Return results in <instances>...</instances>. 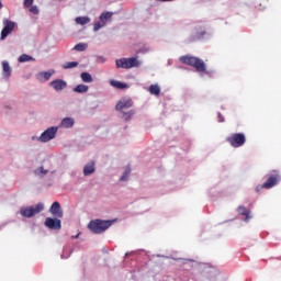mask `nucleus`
I'll return each instance as SVG.
<instances>
[{"label": "nucleus", "instance_id": "nucleus-22", "mask_svg": "<svg viewBox=\"0 0 281 281\" xmlns=\"http://www.w3.org/2000/svg\"><path fill=\"white\" fill-rule=\"evenodd\" d=\"M111 87H114V89H126L128 86L122 81L117 80H110Z\"/></svg>", "mask_w": 281, "mask_h": 281}, {"label": "nucleus", "instance_id": "nucleus-28", "mask_svg": "<svg viewBox=\"0 0 281 281\" xmlns=\"http://www.w3.org/2000/svg\"><path fill=\"white\" fill-rule=\"evenodd\" d=\"M63 69H74L78 67V61H68L61 65Z\"/></svg>", "mask_w": 281, "mask_h": 281}, {"label": "nucleus", "instance_id": "nucleus-13", "mask_svg": "<svg viewBox=\"0 0 281 281\" xmlns=\"http://www.w3.org/2000/svg\"><path fill=\"white\" fill-rule=\"evenodd\" d=\"M49 87L54 89L57 93L60 91H64V89H67V81L63 79H55L49 82Z\"/></svg>", "mask_w": 281, "mask_h": 281}, {"label": "nucleus", "instance_id": "nucleus-37", "mask_svg": "<svg viewBox=\"0 0 281 281\" xmlns=\"http://www.w3.org/2000/svg\"><path fill=\"white\" fill-rule=\"evenodd\" d=\"M74 238H78V235H76Z\"/></svg>", "mask_w": 281, "mask_h": 281}, {"label": "nucleus", "instance_id": "nucleus-27", "mask_svg": "<svg viewBox=\"0 0 281 281\" xmlns=\"http://www.w3.org/2000/svg\"><path fill=\"white\" fill-rule=\"evenodd\" d=\"M128 177H131V167H126L124 169V172L120 178V181H128Z\"/></svg>", "mask_w": 281, "mask_h": 281}, {"label": "nucleus", "instance_id": "nucleus-3", "mask_svg": "<svg viewBox=\"0 0 281 281\" xmlns=\"http://www.w3.org/2000/svg\"><path fill=\"white\" fill-rule=\"evenodd\" d=\"M117 69H133V67H142V60L137 57L120 58L115 60Z\"/></svg>", "mask_w": 281, "mask_h": 281}, {"label": "nucleus", "instance_id": "nucleus-17", "mask_svg": "<svg viewBox=\"0 0 281 281\" xmlns=\"http://www.w3.org/2000/svg\"><path fill=\"white\" fill-rule=\"evenodd\" d=\"M49 172V170L45 169L44 166L37 167L34 171L33 175L37 177L38 179H43V177H46V175Z\"/></svg>", "mask_w": 281, "mask_h": 281}, {"label": "nucleus", "instance_id": "nucleus-7", "mask_svg": "<svg viewBox=\"0 0 281 281\" xmlns=\"http://www.w3.org/2000/svg\"><path fill=\"white\" fill-rule=\"evenodd\" d=\"M226 142H228L233 148H240V146H244L246 142L245 134H233L226 138Z\"/></svg>", "mask_w": 281, "mask_h": 281}, {"label": "nucleus", "instance_id": "nucleus-19", "mask_svg": "<svg viewBox=\"0 0 281 281\" xmlns=\"http://www.w3.org/2000/svg\"><path fill=\"white\" fill-rule=\"evenodd\" d=\"M93 172H95V164L89 162V164L85 165V167H83V176L85 177H89V175H93Z\"/></svg>", "mask_w": 281, "mask_h": 281}, {"label": "nucleus", "instance_id": "nucleus-26", "mask_svg": "<svg viewBox=\"0 0 281 281\" xmlns=\"http://www.w3.org/2000/svg\"><path fill=\"white\" fill-rule=\"evenodd\" d=\"M88 47H89V44L79 43V44L75 45L74 49H75V52H87Z\"/></svg>", "mask_w": 281, "mask_h": 281}, {"label": "nucleus", "instance_id": "nucleus-12", "mask_svg": "<svg viewBox=\"0 0 281 281\" xmlns=\"http://www.w3.org/2000/svg\"><path fill=\"white\" fill-rule=\"evenodd\" d=\"M56 74V70L49 69L48 71H41L35 75V79L37 82H47L52 78V76Z\"/></svg>", "mask_w": 281, "mask_h": 281}, {"label": "nucleus", "instance_id": "nucleus-16", "mask_svg": "<svg viewBox=\"0 0 281 281\" xmlns=\"http://www.w3.org/2000/svg\"><path fill=\"white\" fill-rule=\"evenodd\" d=\"M76 120H74L71 116H67L60 121L58 128H74Z\"/></svg>", "mask_w": 281, "mask_h": 281}, {"label": "nucleus", "instance_id": "nucleus-31", "mask_svg": "<svg viewBox=\"0 0 281 281\" xmlns=\"http://www.w3.org/2000/svg\"><path fill=\"white\" fill-rule=\"evenodd\" d=\"M23 5L24 8H30L34 5V0H24Z\"/></svg>", "mask_w": 281, "mask_h": 281}, {"label": "nucleus", "instance_id": "nucleus-23", "mask_svg": "<svg viewBox=\"0 0 281 281\" xmlns=\"http://www.w3.org/2000/svg\"><path fill=\"white\" fill-rule=\"evenodd\" d=\"M148 91L151 95H159V93H161V88L159 85H151L149 86Z\"/></svg>", "mask_w": 281, "mask_h": 281}, {"label": "nucleus", "instance_id": "nucleus-36", "mask_svg": "<svg viewBox=\"0 0 281 281\" xmlns=\"http://www.w3.org/2000/svg\"><path fill=\"white\" fill-rule=\"evenodd\" d=\"M1 8H3V4H2L1 1H0V10H1Z\"/></svg>", "mask_w": 281, "mask_h": 281}, {"label": "nucleus", "instance_id": "nucleus-35", "mask_svg": "<svg viewBox=\"0 0 281 281\" xmlns=\"http://www.w3.org/2000/svg\"><path fill=\"white\" fill-rule=\"evenodd\" d=\"M64 258H69V255L67 257H65V255H61V259H64Z\"/></svg>", "mask_w": 281, "mask_h": 281}, {"label": "nucleus", "instance_id": "nucleus-32", "mask_svg": "<svg viewBox=\"0 0 281 281\" xmlns=\"http://www.w3.org/2000/svg\"><path fill=\"white\" fill-rule=\"evenodd\" d=\"M31 139H32V142H41V144H43V140L41 139V135L40 136H32Z\"/></svg>", "mask_w": 281, "mask_h": 281}, {"label": "nucleus", "instance_id": "nucleus-24", "mask_svg": "<svg viewBox=\"0 0 281 281\" xmlns=\"http://www.w3.org/2000/svg\"><path fill=\"white\" fill-rule=\"evenodd\" d=\"M121 113H122L121 117L123 120H125V122H128V121H131V117H133L135 115V110H130L127 112L123 111Z\"/></svg>", "mask_w": 281, "mask_h": 281}, {"label": "nucleus", "instance_id": "nucleus-14", "mask_svg": "<svg viewBox=\"0 0 281 281\" xmlns=\"http://www.w3.org/2000/svg\"><path fill=\"white\" fill-rule=\"evenodd\" d=\"M49 212L52 215L55 216V218H63V216H64L63 209L60 207L59 202H54L50 205Z\"/></svg>", "mask_w": 281, "mask_h": 281}, {"label": "nucleus", "instance_id": "nucleus-18", "mask_svg": "<svg viewBox=\"0 0 281 281\" xmlns=\"http://www.w3.org/2000/svg\"><path fill=\"white\" fill-rule=\"evenodd\" d=\"M238 213L241 214V216H245L244 222L249 223V218H251V211L247 210L245 206L238 207Z\"/></svg>", "mask_w": 281, "mask_h": 281}, {"label": "nucleus", "instance_id": "nucleus-29", "mask_svg": "<svg viewBox=\"0 0 281 281\" xmlns=\"http://www.w3.org/2000/svg\"><path fill=\"white\" fill-rule=\"evenodd\" d=\"M30 60H34V57L25 54L19 57V63H30Z\"/></svg>", "mask_w": 281, "mask_h": 281}, {"label": "nucleus", "instance_id": "nucleus-9", "mask_svg": "<svg viewBox=\"0 0 281 281\" xmlns=\"http://www.w3.org/2000/svg\"><path fill=\"white\" fill-rule=\"evenodd\" d=\"M45 227L53 231L61 229L63 222L59 218L47 217L44 222Z\"/></svg>", "mask_w": 281, "mask_h": 281}, {"label": "nucleus", "instance_id": "nucleus-25", "mask_svg": "<svg viewBox=\"0 0 281 281\" xmlns=\"http://www.w3.org/2000/svg\"><path fill=\"white\" fill-rule=\"evenodd\" d=\"M80 78L82 82H87V83L93 82V77L89 72H81Z\"/></svg>", "mask_w": 281, "mask_h": 281}, {"label": "nucleus", "instance_id": "nucleus-20", "mask_svg": "<svg viewBox=\"0 0 281 281\" xmlns=\"http://www.w3.org/2000/svg\"><path fill=\"white\" fill-rule=\"evenodd\" d=\"M74 93H88L89 92V86L85 83L77 85L75 88H72Z\"/></svg>", "mask_w": 281, "mask_h": 281}, {"label": "nucleus", "instance_id": "nucleus-38", "mask_svg": "<svg viewBox=\"0 0 281 281\" xmlns=\"http://www.w3.org/2000/svg\"><path fill=\"white\" fill-rule=\"evenodd\" d=\"M125 256H128V252H126Z\"/></svg>", "mask_w": 281, "mask_h": 281}, {"label": "nucleus", "instance_id": "nucleus-8", "mask_svg": "<svg viewBox=\"0 0 281 281\" xmlns=\"http://www.w3.org/2000/svg\"><path fill=\"white\" fill-rule=\"evenodd\" d=\"M58 135V126H50L41 134L43 144L52 142Z\"/></svg>", "mask_w": 281, "mask_h": 281}, {"label": "nucleus", "instance_id": "nucleus-15", "mask_svg": "<svg viewBox=\"0 0 281 281\" xmlns=\"http://www.w3.org/2000/svg\"><path fill=\"white\" fill-rule=\"evenodd\" d=\"M2 76L5 80H10V76H12V66L8 60H2Z\"/></svg>", "mask_w": 281, "mask_h": 281}, {"label": "nucleus", "instance_id": "nucleus-33", "mask_svg": "<svg viewBox=\"0 0 281 281\" xmlns=\"http://www.w3.org/2000/svg\"><path fill=\"white\" fill-rule=\"evenodd\" d=\"M217 117H218V122H225V119L223 117V114L218 113Z\"/></svg>", "mask_w": 281, "mask_h": 281}, {"label": "nucleus", "instance_id": "nucleus-4", "mask_svg": "<svg viewBox=\"0 0 281 281\" xmlns=\"http://www.w3.org/2000/svg\"><path fill=\"white\" fill-rule=\"evenodd\" d=\"M180 61L184 63V65H190L191 67H194L200 74H202V71H205V63L198 57L182 56L180 57Z\"/></svg>", "mask_w": 281, "mask_h": 281}, {"label": "nucleus", "instance_id": "nucleus-2", "mask_svg": "<svg viewBox=\"0 0 281 281\" xmlns=\"http://www.w3.org/2000/svg\"><path fill=\"white\" fill-rule=\"evenodd\" d=\"M43 210H45V204H43V202H40L35 205L22 206L20 209V214L24 218H32V216H36V214H41Z\"/></svg>", "mask_w": 281, "mask_h": 281}, {"label": "nucleus", "instance_id": "nucleus-5", "mask_svg": "<svg viewBox=\"0 0 281 281\" xmlns=\"http://www.w3.org/2000/svg\"><path fill=\"white\" fill-rule=\"evenodd\" d=\"M113 21V12L105 11L100 14L99 21L94 23L93 32H100L102 27H106L108 23H111Z\"/></svg>", "mask_w": 281, "mask_h": 281}, {"label": "nucleus", "instance_id": "nucleus-30", "mask_svg": "<svg viewBox=\"0 0 281 281\" xmlns=\"http://www.w3.org/2000/svg\"><path fill=\"white\" fill-rule=\"evenodd\" d=\"M27 8H30V12L32 14H38V7L31 4V7H27Z\"/></svg>", "mask_w": 281, "mask_h": 281}, {"label": "nucleus", "instance_id": "nucleus-11", "mask_svg": "<svg viewBox=\"0 0 281 281\" xmlns=\"http://www.w3.org/2000/svg\"><path fill=\"white\" fill-rule=\"evenodd\" d=\"M281 177L280 175L276 173L274 176H270L268 180L262 184V188H266V190H271L274 186H278L280 183Z\"/></svg>", "mask_w": 281, "mask_h": 281}, {"label": "nucleus", "instance_id": "nucleus-21", "mask_svg": "<svg viewBox=\"0 0 281 281\" xmlns=\"http://www.w3.org/2000/svg\"><path fill=\"white\" fill-rule=\"evenodd\" d=\"M76 23L78 25H87L88 23H91V18L89 16H78L75 19Z\"/></svg>", "mask_w": 281, "mask_h": 281}, {"label": "nucleus", "instance_id": "nucleus-10", "mask_svg": "<svg viewBox=\"0 0 281 281\" xmlns=\"http://www.w3.org/2000/svg\"><path fill=\"white\" fill-rule=\"evenodd\" d=\"M133 106V100L131 98H122L115 105L116 111L120 113H124L126 109H131Z\"/></svg>", "mask_w": 281, "mask_h": 281}, {"label": "nucleus", "instance_id": "nucleus-1", "mask_svg": "<svg viewBox=\"0 0 281 281\" xmlns=\"http://www.w3.org/2000/svg\"><path fill=\"white\" fill-rule=\"evenodd\" d=\"M111 225H113V221L94 220L90 221L88 229H90L92 234H103V232H106Z\"/></svg>", "mask_w": 281, "mask_h": 281}, {"label": "nucleus", "instance_id": "nucleus-6", "mask_svg": "<svg viewBox=\"0 0 281 281\" xmlns=\"http://www.w3.org/2000/svg\"><path fill=\"white\" fill-rule=\"evenodd\" d=\"M2 23H3V29L1 31L0 41H5L8 36H10L12 32H14V27H16V22L4 19Z\"/></svg>", "mask_w": 281, "mask_h": 281}, {"label": "nucleus", "instance_id": "nucleus-34", "mask_svg": "<svg viewBox=\"0 0 281 281\" xmlns=\"http://www.w3.org/2000/svg\"><path fill=\"white\" fill-rule=\"evenodd\" d=\"M156 1L168 2V1H172V0H156Z\"/></svg>", "mask_w": 281, "mask_h": 281}]
</instances>
